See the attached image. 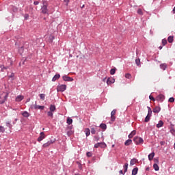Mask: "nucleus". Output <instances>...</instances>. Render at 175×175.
<instances>
[{
	"mask_svg": "<svg viewBox=\"0 0 175 175\" xmlns=\"http://www.w3.org/2000/svg\"><path fill=\"white\" fill-rule=\"evenodd\" d=\"M5 133V127L3 126H0V133Z\"/></svg>",
	"mask_w": 175,
	"mask_h": 175,
	"instance_id": "nucleus-42",
	"label": "nucleus"
},
{
	"mask_svg": "<svg viewBox=\"0 0 175 175\" xmlns=\"http://www.w3.org/2000/svg\"><path fill=\"white\" fill-rule=\"evenodd\" d=\"M66 90V85H59L57 88V92H64Z\"/></svg>",
	"mask_w": 175,
	"mask_h": 175,
	"instance_id": "nucleus-5",
	"label": "nucleus"
},
{
	"mask_svg": "<svg viewBox=\"0 0 175 175\" xmlns=\"http://www.w3.org/2000/svg\"><path fill=\"white\" fill-rule=\"evenodd\" d=\"M167 68V64L166 63L160 64V69H162V70H166Z\"/></svg>",
	"mask_w": 175,
	"mask_h": 175,
	"instance_id": "nucleus-11",
	"label": "nucleus"
},
{
	"mask_svg": "<svg viewBox=\"0 0 175 175\" xmlns=\"http://www.w3.org/2000/svg\"><path fill=\"white\" fill-rule=\"evenodd\" d=\"M135 64L137 65V66H140V59H135Z\"/></svg>",
	"mask_w": 175,
	"mask_h": 175,
	"instance_id": "nucleus-41",
	"label": "nucleus"
},
{
	"mask_svg": "<svg viewBox=\"0 0 175 175\" xmlns=\"http://www.w3.org/2000/svg\"><path fill=\"white\" fill-rule=\"evenodd\" d=\"M39 3V1H34L33 5H38Z\"/></svg>",
	"mask_w": 175,
	"mask_h": 175,
	"instance_id": "nucleus-62",
	"label": "nucleus"
},
{
	"mask_svg": "<svg viewBox=\"0 0 175 175\" xmlns=\"http://www.w3.org/2000/svg\"><path fill=\"white\" fill-rule=\"evenodd\" d=\"M156 100H157V102H163L165 100V96L163 94H159L156 97Z\"/></svg>",
	"mask_w": 175,
	"mask_h": 175,
	"instance_id": "nucleus-6",
	"label": "nucleus"
},
{
	"mask_svg": "<svg viewBox=\"0 0 175 175\" xmlns=\"http://www.w3.org/2000/svg\"><path fill=\"white\" fill-rule=\"evenodd\" d=\"M124 172V173H126L128 172V163H126L123 166Z\"/></svg>",
	"mask_w": 175,
	"mask_h": 175,
	"instance_id": "nucleus-33",
	"label": "nucleus"
},
{
	"mask_svg": "<svg viewBox=\"0 0 175 175\" xmlns=\"http://www.w3.org/2000/svg\"><path fill=\"white\" fill-rule=\"evenodd\" d=\"M84 132L86 135V137H88V136L91 135V130H90L88 128L85 129Z\"/></svg>",
	"mask_w": 175,
	"mask_h": 175,
	"instance_id": "nucleus-15",
	"label": "nucleus"
},
{
	"mask_svg": "<svg viewBox=\"0 0 175 175\" xmlns=\"http://www.w3.org/2000/svg\"><path fill=\"white\" fill-rule=\"evenodd\" d=\"M170 133H172V135H173V136H175V129L173 128H171V129L170 130Z\"/></svg>",
	"mask_w": 175,
	"mask_h": 175,
	"instance_id": "nucleus-43",
	"label": "nucleus"
},
{
	"mask_svg": "<svg viewBox=\"0 0 175 175\" xmlns=\"http://www.w3.org/2000/svg\"><path fill=\"white\" fill-rule=\"evenodd\" d=\"M163 48V46H160L159 47V50H162Z\"/></svg>",
	"mask_w": 175,
	"mask_h": 175,
	"instance_id": "nucleus-64",
	"label": "nucleus"
},
{
	"mask_svg": "<svg viewBox=\"0 0 175 175\" xmlns=\"http://www.w3.org/2000/svg\"><path fill=\"white\" fill-rule=\"evenodd\" d=\"M47 116H48V117H51V118H53V111H48Z\"/></svg>",
	"mask_w": 175,
	"mask_h": 175,
	"instance_id": "nucleus-39",
	"label": "nucleus"
},
{
	"mask_svg": "<svg viewBox=\"0 0 175 175\" xmlns=\"http://www.w3.org/2000/svg\"><path fill=\"white\" fill-rule=\"evenodd\" d=\"M14 76V73H11V75L9 76L10 78H12Z\"/></svg>",
	"mask_w": 175,
	"mask_h": 175,
	"instance_id": "nucleus-60",
	"label": "nucleus"
},
{
	"mask_svg": "<svg viewBox=\"0 0 175 175\" xmlns=\"http://www.w3.org/2000/svg\"><path fill=\"white\" fill-rule=\"evenodd\" d=\"M148 109V115L149 116V117H151V116H152V110L151 109V107H147Z\"/></svg>",
	"mask_w": 175,
	"mask_h": 175,
	"instance_id": "nucleus-23",
	"label": "nucleus"
},
{
	"mask_svg": "<svg viewBox=\"0 0 175 175\" xmlns=\"http://www.w3.org/2000/svg\"><path fill=\"white\" fill-rule=\"evenodd\" d=\"M132 144V139H129L124 142V146H131Z\"/></svg>",
	"mask_w": 175,
	"mask_h": 175,
	"instance_id": "nucleus-25",
	"label": "nucleus"
},
{
	"mask_svg": "<svg viewBox=\"0 0 175 175\" xmlns=\"http://www.w3.org/2000/svg\"><path fill=\"white\" fill-rule=\"evenodd\" d=\"M49 110H50V111H52V112L55 111V110H56L55 106L54 105H51L50 107H49Z\"/></svg>",
	"mask_w": 175,
	"mask_h": 175,
	"instance_id": "nucleus-30",
	"label": "nucleus"
},
{
	"mask_svg": "<svg viewBox=\"0 0 175 175\" xmlns=\"http://www.w3.org/2000/svg\"><path fill=\"white\" fill-rule=\"evenodd\" d=\"M110 75H116V68L111 69Z\"/></svg>",
	"mask_w": 175,
	"mask_h": 175,
	"instance_id": "nucleus-46",
	"label": "nucleus"
},
{
	"mask_svg": "<svg viewBox=\"0 0 175 175\" xmlns=\"http://www.w3.org/2000/svg\"><path fill=\"white\" fill-rule=\"evenodd\" d=\"M119 173H120V174H123V175L125 174V172H124L122 170H120V171L119 172Z\"/></svg>",
	"mask_w": 175,
	"mask_h": 175,
	"instance_id": "nucleus-59",
	"label": "nucleus"
},
{
	"mask_svg": "<svg viewBox=\"0 0 175 175\" xmlns=\"http://www.w3.org/2000/svg\"><path fill=\"white\" fill-rule=\"evenodd\" d=\"M5 100L2 99V96H0V105H3Z\"/></svg>",
	"mask_w": 175,
	"mask_h": 175,
	"instance_id": "nucleus-49",
	"label": "nucleus"
},
{
	"mask_svg": "<svg viewBox=\"0 0 175 175\" xmlns=\"http://www.w3.org/2000/svg\"><path fill=\"white\" fill-rule=\"evenodd\" d=\"M135 135H136V131L134 130L129 135V139H132Z\"/></svg>",
	"mask_w": 175,
	"mask_h": 175,
	"instance_id": "nucleus-27",
	"label": "nucleus"
},
{
	"mask_svg": "<svg viewBox=\"0 0 175 175\" xmlns=\"http://www.w3.org/2000/svg\"><path fill=\"white\" fill-rule=\"evenodd\" d=\"M49 5H42L40 12L42 14H49V8H47Z\"/></svg>",
	"mask_w": 175,
	"mask_h": 175,
	"instance_id": "nucleus-2",
	"label": "nucleus"
},
{
	"mask_svg": "<svg viewBox=\"0 0 175 175\" xmlns=\"http://www.w3.org/2000/svg\"><path fill=\"white\" fill-rule=\"evenodd\" d=\"M99 147H100V148H106L107 146L105 142H98L94 145V148H99Z\"/></svg>",
	"mask_w": 175,
	"mask_h": 175,
	"instance_id": "nucleus-3",
	"label": "nucleus"
},
{
	"mask_svg": "<svg viewBox=\"0 0 175 175\" xmlns=\"http://www.w3.org/2000/svg\"><path fill=\"white\" fill-rule=\"evenodd\" d=\"M161 146H165V141L160 142Z\"/></svg>",
	"mask_w": 175,
	"mask_h": 175,
	"instance_id": "nucleus-58",
	"label": "nucleus"
},
{
	"mask_svg": "<svg viewBox=\"0 0 175 175\" xmlns=\"http://www.w3.org/2000/svg\"><path fill=\"white\" fill-rule=\"evenodd\" d=\"M153 168L154 169V170H155L156 172H158V170H159V166L158 164H157V163H154V164L153 165Z\"/></svg>",
	"mask_w": 175,
	"mask_h": 175,
	"instance_id": "nucleus-32",
	"label": "nucleus"
},
{
	"mask_svg": "<svg viewBox=\"0 0 175 175\" xmlns=\"http://www.w3.org/2000/svg\"><path fill=\"white\" fill-rule=\"evenodd\" d=\"M0 68H1V72H3L4 69H8V68L5 67V66H0Z\"/></svg>",
	"mask_w": 175,
	"mask_h": 175,
	"instance_id": "nucleus-57",
	"label": "nucleus"
},
{
	"mask_svg": "<svg viewBox=\"0 0 175 175\" xmlns=\"http://www.w3.org/2000/svg\"><path fill=\"white\" fill-rule=\"evenodd\" d=\"M174 36H170L167 38L168 43H173V41H174Z\"/></svg>",
	"mask_w": 175,
	"mask_h": 175,
	"instance_id": "nucleus-24",
	"label": "nucleus"
},
{
	"mask_svg": "<svg viewBox=\"0 0 175 175\" xmlns=\"http://www.w3.org/2000/svg\"><path fill=\"white\" fill-rule=\"evenodd\" d=\"M149 99L150 100H152L153 102H155V100H157V98L155 99V98H154V96H152V95L149 96Z\"/></svg>",
	"mask_w": 175,
	"mask_h": 175,
	"instance_id": "nucleus-45",
	"label": "nucleus"
},
{
	"mask_svg": "<svg viewBox=\"0 0 175 175\" xmlns=\"http://www.w3.org/2000/svg\"><path fill=\"white\" fill-rule=\"evenodd\" d=\"M33 108L35 110H44V105H38L36 104L34 105Z\"/></svg>",
	"mask_w": 175,
	"mask_h": 175,
	"instance_id": "nucleus-10",
	"label": "nucleus"
},
{
	"mask_svg": "<svg viewBox=\"0 0 175 175\" xmlns=\"http://www.w3.org/2000/svg\"><path fill=\"white\" fill-rule=\"evenodd\" d=\"M162 46H166L167 44V40L166 38H164L161 41Z\"/></svg>",
	"mask_w": 175,
	"mask_h": 175,
	"instance_id": "nucleus-34",
	"label": "nucleus"
},
{
	"mask_svg": "<svg viewBox=\"0 0 175 175\" xmlns=\"http://www.w3.org/2000/svg\"><path fill=\"white\" fill-rule=\"evenodd\" d=\"M100 128H101V129H103V131H106V129H107V126L105 123H101L100 124Z\"/></svg>",
	"mask_w": 175,
	"mask_h": 175,
	"instance_id": "nucleus-21",
	"label": "nucleus"
},
{
	"mask_svg": "<svg viewBox=\"0 0 175 175\" xmlns=\"http://www.w3.org/2000/svg\"><path fill=\"white\" fill-rule=\"evenodd\" d=\"M137 14H139V16H143V10L142 8H139L137 11Z\"/></svg>",
	"mask_w": 175,
	"mask_h": 175,
	"instance_id": "nucleus-35",
	"label": "nucleus"
},
{
	"mask_svg": "<svg viewBox=\"0 0 175 175\" xmlns=\"http://www.w3.org/2000/svg\"><path fill=\"white\" fill-rule=\"evenodd\" d=\"M172 12H173L174 14H175V6H174V9L172 10Z\"/></svg>",
	"mask_w": 175,
	"mask_h": 175,
	"instance_id": "nucleus-63",
	"label": "nucleus"
},
{
	"mask_svg": "<svg viewBox=\"0 0 175 175\" xmlns=\"http://www.w3.org/2000/svg\"><path fill=\"white\" fill-rule=\"evenodd\" d=\"M40 98L42 100H44L45 98H46V94H40Z\"/></svg>",
	"mask_w": 175,
	"mask_h": 175,
	"instance_id": "nucleus-37",
	"label": "nucleus"
},
{
	"mask_svg": "<svg viewBox=\"0 0 175 175\" xmlns=\"http://www.w3.org/2000/svg\"><path fill=\"white\" fill-rule=\"evenodd\" d=\"M9 96V93H6V94L4 96V98L3 99V100H5V102H6V100H8V98Z\"/></svg>",
	"mask_w": 175,
	"mask_h": 175,
	"instance_id": "nucleus-47",
	"label": "nucleus"
},
{
	"mask_svg": "<svg viewBox=\"0 0 175 175\" xmlns=\"http://www.w3.org/2000/svg\"><path fill=\"white\" fill-rule=\"evenodd\" d=\"M24 17H25V20H28V18H29V15L28 14H25Z\"/></svg>",
	"mask_w": 175,
	"mask_h": 175,
	"instance_id": "nucleus-55",
	"label": "nucleus"
},
{
	"mask_svg": "<svg viewBox=\"0 0 175 175\" xmlns=\"http://www.w3.org/2000/svg\"><path fill=\"white\" fill-rule=\"evenodd\" d=\"M86 155H87V157H88V158H91V157H92V152H88L86 153Z\"/></svg>",
	"mask_w": 175,
	"mask_h": 175,
	"instance_id": "nucleus-48",
	"label": "nucleus"
},
{
	"mask_svg": "<svg viewBox=\"0 0 175 175\" xmlns=\"http://www.w3.org/2000/svg\"><path fill=\"white\" fill-rule=\"evenodd\" d=\"M10 9H11V10H12V12L14 13H17V12L18 11V8H17V7H16L14 5H11Z\"/></svg>",
	"mask_w": 175,
	"mask_h": 175,
	"instance_id": "nucleus-18",
	"label": "nucleus"
},
{
	"mask_svg": "<svg viewBox=\"0 0 175 175\" xmlns=\"http://www.w3.org/2000/svg\"><path fill=\"white\" fill-rule=\"evenodd\" d=\"M53 143H55V139L48 141L46 143L42 145V147L43 148H47V147H49V146H51V144H53Z\"/></svg>",
	"mask_w": 175,
	"mask_h": 175,
	"instance_id": "nucleus-4",
	"label": "nucleus"
},
{
	"mask_svg": "<svg viewBox=\"0 0 175 175\" xmlns=\"http://www.w3.org/2000/svg\"><path fill=\"white\" fill-rule=\"evenodd\" d=\"M46 138V135H44V132H41L40 133V136L38 138V142H42V140H43V139Z\"/></svg>",
	"mask_w": 175,
	"mask_h": 175,
	"instance_id": "nucleus-8",
	"label": "nucleus"
},
{
	"mask_svg": "<svg viewBox=\"0 0 175 175\" xmlns=\"http://www.w3.org/2000/svg\"><path fill=\"white\" fill-rule=\"evenodd\" d=\"M18 121V119L15 118L14 120L12 122L13 125H15V124Z\"/></svg>",
	"mask_w": 175,
	"mask_h": 175,
	"instance_id": "nucleus-56",
	"label": "nucleus"
},
{
	"mask_svg": "<svg viewBox=\"0 0 175 175\" xmlns=\"http://www.w3.org/2000/svg\"><path fill=\"white\" fill-rule=\"evenodd\" d=\"M154 157H155V152H152V153L148 154L149 161H152L154 159Z\"/></svg>",
	"mask_w": 175,
	"mask_h": 175,
	"instance_id": "nucleus-17",
	"label": "nucleus"
},
{
	"mask_svg": "<svg viewBox=\"0 0 175 175\" xmlns=\"http://www.w3.org/2000/svg\"><path fill=\"white\" fill-rule=\"evenodd\" d=\"M115 81H116V79H114V78L113 77L108 78L107 80V84H108V85H110V84H113Z\"/></svg>",
	"mask_w": 175,
	"mask_h": 175,
	"instance_id": "nucleus-9",
	"label": "nucleus"
},
{
	"mask_svg": "<svg viewBox=\"0 0 175 175\" xmlns=\"http://www.w3.org/2000/svg\"><path fill=\"white\" fill-rule=\"evenodd\" d=\"M94 139L95 142H99L100 138L99 137H98V136H94Z\"/></svg>",
	"mask_w": 175,
	"mask_h": 175,
	"instance_id": "nucleus-54",
	"label": "nucleus"
},
{
	"mask_svg": "<svg viewBox=\"0 0 175 175\" xmlns=\"http://www.w3.org/2000/svg\"><path fill=\"white\" fill-rule=\"evenodd\" d=\"M64 2H65L68 5V3H69V0H64Z\"/></svg>",
	"mask_w": 175,
	"mask_h": 175,
	"instance_id": "nucleus-61",
	"label": "nucleus"
},
{
	"mask_svg": "<svg viewBox=\"0 0 175 175\" xmlns=\"http://www.w3.org/2000/svg\"><path fill=\"white\" fill-rule=\"evenodd\" d=\"M125 77H126V79H132V75H131L129 73H126V74H125Z\"/></svg>",
	"mask_w": 175,
	"mask_h": 175,
	"instance_id": "nucleus-40",
	"label": "nucleus"
},
{
	"mask_svg": "<svg viewBox=\"0 0 175 175\" xmlns=\"http://www.w3.org/2000/svg\"><path fill=\"white\" fill-rule=\"evenodd\" d=\"M62 79L64 80V81H73V78L70 77H68L67 75H64L62 77Z\"/></svg>",
	"mask_w": 175,
	"mask_h": 175,
	"instance_id": "nucleus-7",
	"label": "nucleus"
},
{
	"mask_svg": "<svg viewBox=\"0 0 175 175\" xmlns=\"http://www.w3.org/2000/svg\"><path fill=\"white\" fill-rule=\"evenodd\" d=\"M111 121L112 122H114V121H116V117L113 116H111Z\"/></svg>",
	"mask_w": 175,
	"mask_h": 175,
	"instance_id": "nucleus-52",
	"label": "nucleus"
},
{
	"mask_svg": "<svg viewBox=\"0 0 175 175\" xmlns=\"http://www.w3.org/2000/svg\"><path fill=\"white\" fill-rule=\"evenodd\" d=\"M168 102H170V103H173L174 102V98L171 97L169 98Z\"/></svg>",
	"mask_w": 175,
	"mask_h": 175,
	"instance_id": "nucleus-53",
	"label": "nucleus"
},
{
	"mask_svg": "<svg viewBox=\"0 0 175 175\" xmlns=\"http://www.w3.org/2000/svg\"><path fill=\"white\" fill-rule=\"evenodd\" d=\"M116 113H117V109H113V110L111 112V116H116Z\"/></svg>",
	"mask_w": 175,
	"mask_h": 175,
	"instance_id": "nucleus-50",
	"label": "nucleus"
},
{
	"mask_svg": "<svg viewBox=\"0 0 175 175\" xmlns=\"http://www.w3.org/2000/svg\"><path fill=\"white\" fill-rule=\"evenodd\" d=\"M133 142L136 146H140V144H143L144 143V140L140 137H134Z\"/></svg>",
	"mask_w": 175,
	"mask_h": 175,
	"instance_id": "nucleus-1",
	"label": "nucleus"
},
{
	"mask_svg": "<svg viewBox=\"0 0 175 175\" xmlns=\"http://www.w3.org/2000/svg\"><path fill=\"white\" fill-rule=\"evenodd\" d=\"M137 172H139V168H137V167H135L133 170H132V175H136L137 174Z\"/></svg>",
	"mask_w": 175,
	"mask_h": 175,
	"instance_id": "nucleus-26",
	"label": "nucleus"
},
{
	"mask_svg": "<svg viewBox=\"0 0 175 175\" xmlns=\"http://www.w3.org/2000/svg\"><path fill=\"white\" fill-rule=\"evenodd\" d=\"M5 125L8 126V128H9L10 130L12 129L13 128V125H12V123L10 121L6 122Z\"/></svg>",
	"mask_w": 175,
	"mask_h": 175,
	"instance_id": "nucleus-22",
	"label": "nucleus"
},
{
	"mask_svg": "<svg viewBox=\"0 0 175 175\" xmlns=\"http://www.w3.org/2000/svg\"><path fill=\"white\" fill-rule=\"evenodd\" d=\"M151 119V116H149L148 115L146 116V117L145 118V122H148L150 121V120Z\"/></svg>",
	"mask_w": 175,
	"mask_h": 175,
	"instance_id": "nucleus-38",
	"label": "nucleus"
},
{
	"mask_svg": "<svg viewBox=\"0 0 175 175\" xmlns=\"http://www.w3.org/2000/svg\"><path fill=\"white\" fill-rule=\"evenodd\" d=\"M137 162V159H131V161H130V165H131V166H133V165H135V163H136Z\"/></svg>",
	"mask_w": 175,
	"mask_h": 175,
	"instance_id": "nucleus-31",
	"label": "nucleus"
},
{
	"mask_svg": "<svg viewBox=\"0 0 175 175\" xmlns=\"http://www.w3.org/2000/svg\"><path fill=\"white\" fill-rule=\"evenodd\" d=\"M66 131L68 137H70V136H72V135H74L75 133V131L73 130H66Z\"/></svg>",
	"mask_w": 175,
	"mask_h": 175,
	"instance_id": "nucleus-13",
	"label": "nucleus"
},
{
	"mask_svg": "<svg viewBox=\"0 0 175 175\" xmlns=\"http://www.w3.org/2000/svg\"><path fill=\"white\" fill-rule=\"evenodd\" d=\"M162 126H163V121L160 120L157 124V128H162Z\"/></svg>",
	"mask_w": 175,
	"mask_h": 175,
	"instance_id": "nucleus-28",
	"label": "nucleus"
},
{
	"mask_svg": "<svg viewBox=\"0 0 175 175\" xmlns=\"http://www.w3.org/2000/svg\"><path fill=\"white\" fill-rule=\"evenodd\" d=\"M59 77H61V75L59 74H56L52 79V81H57V80H58V79H59Z\"/></svg>",
	"mask_w": 175,
	"mask_h": 175,
	"instance_id": "nucleus-19",
	"label": "nucleus"
},
{
	"mask_svg": "<svg viewBox=\"0 0 175 175\" xmlns=\"http://www.w3.org/2000/svg\"><path fill=\"white\" fill-rule=\"evenodd\" d=\"M159 111H161V107H155L154 109H153V113H159Z\"/></svg>",
	"mask_w": 175,
	"mask_h": 175,
	"instance_id": "nucleus-20",
	"label": "nucleus"
},
{
	"mask_svg": "<svg viewBox=\"0 0 175 175\" xmlns=\"http://www.w3.org/2000/svg\"><path fill=\"white\" fill-rule=\"evenodd\" d=\"M91 133L92 135H95V133H96V130L95 129V128L91 129Z\"/></svg>",
	"mask_w": 175,
	"mask_h": 175,
	"instance_id": "nucleus-44",
	"label": "nucleus"
},
{
	"mask_svg": "<svg viewBox=\"0 0 175 175\" xmlns=\"http://www.w3.org/2000/svg\"><path fill=\"white\" fill-rule=\"evenodd\" d=\"M22 116H23V117H25V118H28V117H29V116H31V114H29V113H28V111H24L22 113Z\"/></svg>",
	"mask_w": 175,
	"mask_h": 175,
	"instance_id": "nucleus-16",
	"label": "nucleus"
},
{
	"mask_svg": "<svg viewBox=\"0 0 175 175\" xmlns=\"http://www.w3.org/2000/svg\"><path fill=\"white\" fill-rule=\"evenodd\" d=\"M73 129V126H68L66 129V131H72Z\"/></svg>",
	"mask_w": 175,
	"mask_h": 175,
	"instance_id": "nucleus-51",
	"label": "nucleus"
},
{
	"mask_svg": "<svg viewBox=\"0 0 175 175\" xmlns=\"http://www.w3.org/2000/svg\"><path fill=\"white\" fill-rule=\"evenodd\" d=\"M23 99H24V96L18 95L16 98L15 100H16V102H21V100H23Z\"/></svg>",
	"mask_w": 175,
	"mask_h": 175,
	"instance_id": "nucleus-14",
	"label": "nucleus"
},
{
	"mask_svg": "<svg viewBox=\"0 0 175 175\" xmlns=\"http://www.w3.org/2000/svg\"><path fill=\"white\" fill-rule=\"evenodd\" d=\"M42 6H49V3H47V1L42 0Z\"/></svg>",
	"mask_w": 175,
	"mask_h": 175,
	"instance_id": "nucleus-36",
	"label": "nucleus"
},
{
	"mask_svg": "<svg viewBox=\"0 0 175 175\" xmlns=\"http://www.w3.org/2000/svg\"><path fill=\"white\" fill-rule=\"evenodd\" d=\"M66 123L68 124V125H72V124L73 123V120L70 118H67V121H66Z\"/></svg>",
	"mask_w": 175,
	"mask_h": 175,
	"instance_id": "nucleus-29",
	"label": "nucleus"
},
{
	"mask_svg": "<svg viewBox=\"0 0 175 175\" xmlns=\"http://www.w3.org/2000/svg\"><path fill=\"white\" fill-rule=\"evenodd\" d=\"M54 39H55V37L53 35H50L47 40V42H49V43H53V40H54Z\"/></svg>",
	"mask_w": 175,
	"mask_h": 175,
	"instance_id": "nucleus-12",
	"label": "nucleus"
}]
</instances>
